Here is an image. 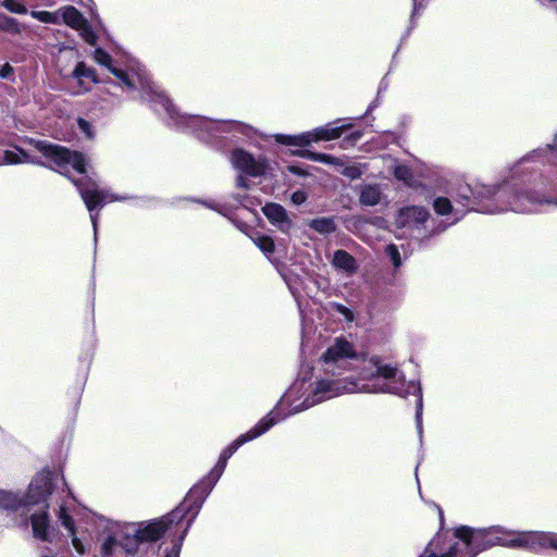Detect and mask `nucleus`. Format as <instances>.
Returning a JSON list of instances; mask_svg holds the SVG:
<instances>
[{"label": "nucleus", "mask_w": 557, "mask_h": 557, "mask_svg": "<svg viewBox=\"0 0 557 557\" xmlns=\"http://www.w3.org/2000/svg\"><path fill=\"white\" fill-rule=\"evenodd\" d=\"M286 407H276L271 410L265 417H263L252 429H250L245 434L238 436L232 444H230L220 455L219 460L223 461L227 465V460L232 457L233 454L245 443L252 441L265 432H268L274 424L277 422L288 418L286 416Z\"/></svg>", "instance_id": "9"}, {"label": "nucleus", "mask_w": 557, "mask_h": 557, "mask_svg": "<svg viewBox=\"0 0 557 557\" xmlns=\"http://www.w3.org/2000/svg\"><path fill=\"white\" fill-rule=\"evenodd\" d=\"M2 161L4 164L9 165H16L22 163L44 165V163L39 159L30 156L25 150L16 146H14L13 149H7L3 151Z\"/></svg>", "instance_id": "17"}, {"label": "nucleus", "mask_w": 557, "mask_h": 557, "mask_svg": "<svg viewBox=\"0 0 557 557\" xmlns=\"http://www.w3.org/2000/svg\"><path fill=\"white\" fill-rule=\"evenodd\" d=\"M58 518L61 525L67 531L73 548L77 554L84 555L86 552L85 542H87L90 536L87 528L82 525V521H79V524L76 525V522L67 512V509L64 505L60 506Z\"/></svg>", "instance_id": "14"}, {"label": "nucleus", "mask_w": 557, "mask_h": 557, "mask_svg": "<svg viewBox=\"0 0 557 557\" xmlns=\"http://www.w3.org/2000/svg\"><path fill=\"white\" fill-rule=\"evenodd\" d=\"M386 255L389 257L395 269H398L401 265V258L398 247L394 244H389L385 248Z\"/></svg>", "instance_id": "30"}, {"label": "nucleus", "mask_w": 557, "mask_h": 557, "mask_svg": "<svg viewBox=\"0 0 557 557\" xmlns=\"http://www.w3.org/2000/svg\"><path fill=\"white\" fill-rule=\"evenodd\" d=\"M185 504L160 519L149 523L121 522L97 517L103 524L100 553L102 557H135L140 545L159 540L173 524L178 523L187 512ZM87 522H95L96 516L87 515Z\"/></svg>", "instance_id": "4"}, {"label": "nucleus", "mask_w": 557, "mask_h": 557, "mask_svg": "<svg viewBox=\"0 0 557 557\" xmlns=\"http://www.w3.org/2000/svg\"><path fill=\"white\" fill-rule=\"evenodd\" d=\"M359 360L355 344L344 335L332 338L322 354L319 364L322 371L313 383L298 379L278 400L286 407V416L299 413L310 407L345 393H374L406 396L417 395L416 424L422 435V391L419 384L407 383L397 367L384 363L380 357H371L362 367L358 377L342 375L349 371L351 362Z\"/></svg>", "instance_id": "1"}, {"label": "nucleus", "mask_w": 557, "mask_h": 557, "mask_svg": "<svg viewBox=\"0 0 557 557\" xmlns=\"http://www.w3.org/2000/svg\"><path fill=\"white\" fill-rule=\"evenodd\" d=\"M383 199V191L380 184H363L360 186L359 202L362 206L374 207Z\"/></svg>", "instance_id": "18"}, {"label": "nucleus", "mask_w": 557, "mask_h": 557, "mask_svg": "<svg viewBox=\"0 0 557 557\" xmlns=\"http://www.w3.org/2000/svg\"><path fill=\"white\" fill-rule=\"evenodd\" d=\"M371 223L374 224V225H379L380 223H382V219L381 218H373L371 220Z\"/></svg>", "instance_id": "43"}, {"label": "nucleus", "mask_w": 557, "mask_h": 557, "mask_svg": "<svg viewBox=\"0 0 557 557\" xmlns=\"http://www.w3.org/2000/svg\"><path fill=\"white\" fill-rule=\"evenodd\" d=\"M290 199L295 205H301L307 200V194L302 190H296L292 194Z\"/></svg>", "instance_id": "36"}, {"label": "nucleus", "mask_w": 557, "mask_h": 557, "mask_svg": "<svg viewBox=\"0 0 557 557\" xmlns=\"http://www.w3.org/2000/svg\"><path fill=\"white\" fill-rule=\"evenodd\" d=\"M495 545L534 552L547 547L557 550V533L516 531L500 525L483 529L461 525L455 529L451 536L438 532L419 557H475Z\"/></svg>", "instance_id": "3"}, {"label": "nucleus", "mask_w": 557, "mask_h": 557, "mask_svg": "<svg viewBox=\"0 0 557 557\" xmlns=\"http://www.w3.org/2000/svg\"><path fill=\"white\" fill-rule=\"evenodd\" d=\"M363 166L361 164H351L344 166L342 174L350 180H357L363 174Z\"/></svg>", "instance_id": "29"}, {"label": "nucleus", "mask_w": 557, "mask_h": 557, "mask_svg": "<svg viewBox=\"0 0 557 557\" xmlns=\"http://www.w3.org/2000/svg\"><path fill=\"white\" fill-rule=\"evenodd\" d=\"M237 187L247 189L249 187L247 180L243 175H238L236 180Z\"/></svg>", "instance_id": "41"}, {"label": "nucleus", "mask_w": 557, "mask_h": 557, "mask_svg": "<svg viewBox=\"0 0 557 557\" xmlns=\"http://www.w3.org/2000/svg\"><path fill=\"white\" fill-rule=\"evenodd\" d=\"M330 309L332 311L341 314L345 319L346 322L351 323L355 320V314H354L352 310H350L349 308H347L346 306H344L342 304L331 302Z\"/></svg>", "instance_id": "27"}, {"label": "nucleus", "mask_w": 557, "mask_h": 557, "mask_svg": "<svg viewBox=\"0 0 557 557\" xmlns=\"http://www.w3.org/2000/svg\"><path fill=\"white\" fill-rule=\"evenodd\" d=\"M256 246L267 256L269 260L270 256L275 250L274 240L270 236H258L253 239Z\"/></svg>", "instance_id": "26"}, {"label": "nucleus", "mask_w": 557, "mask_h": 557, "mask_svg": "<svg viewBox=\"0 0 557 557\" xmlns=\"http://www.w3.org/2000/svg\"><path fill=\"white\" fill-rule=\"evenodd\" d=\"M308 226L321 235H329L336 231V222L332 216L312 219Z\"/></svg>", "instance_id": "22"}, {"label": "nucleus", "mask_w": 557, "mask_h": 557, "mask_svg": "<svg viewBox=\"0 0 557 557\" xmlns=\"http://www.w3.org/2000/svg\"><path fill=\"white\" fill-rule=\"evenodd\" d=\"M437 510H438L440 519H441V521H443V511L440 507H437Z\"/></svg>", "instance_id": "46"}, {"label": "nucleus", "mask_w": 557, "mask_h": 557, "mask_svg": "<svg viewBox=\"0 0 557 557\" xmlns=\"http://www.w3.org/2000/svg\"><path fill=\"white\" fill-rule=\"evenodd\" d=\"M30 16L37 21L48 24H60V12L32 11Z\"/></svg>", "instance_id": "25"}, {"label": "nucleus", "mask_w": 557, "mask_h": 557, "mask_svg": "<svg viewBox=\"0 0 557 557\" xmlns=\"http://www.w3.org/2000/svg\"><path fill=\"white\" fill-rule=\"evenodd\" d=\"M94 60L107 67L126 91L138 92L143 101L151 104L159 114H164L169 123L195 134L200 140L209 141L224 133H244L246 126L233 120H211L200 115L181 114L169 97L150 78L145 67L131 64L126 69L113 65L111 55L102 48L94 51Z\"/></svg>", "instance_id": "2"}, {"label": "nucleus", "mask_w": 557, "mask_h": 557, "mask_svg": "<svg viewBox=\"0 0 557 557\" xmlns=\"http://www.w3.org/2000/svg\"><path fill=\"white\" fill-rule=\"evenodd\" d=\"M430 213L424 207L420 206H408L398 210L395 222L400 228H406L411 232H417L414 237L419 240L431 236L432 234L440 233L446 228V226L437 227L433 231L428 232L426 222Z\"/></svg>", "instance_id": "11"}, {"label": "nucleus", "mask_w": 557, "mask_h": 557, "mask_svg": "<svg viewBox=\"0 0 557 557\" xmlns=\"http://www.w3.org/2000/svg\"><path fill=\"white\" fill-rule=\"evenodd\" d=\"M74 184L78 188L79 195L90 212V220L94 227L95 240H97V228H98V213L92 211L98 207L107 202L112 201H126L131 199L128 196L114 195L113 193L100 189L98 185L92 181H74Z\"/></svg>", "instance_id": "8"}, {"label": "nucleus", "mask_w": 557, "mask_h": 557, "mask_svg": "<svg viewBox=\"0 0 557 557\" xmlns=\"http://www.w3.org/2000/svg\"><path fill=\"white\" fill-rule=\"evenodd\" d=\"M425 7V0H413V11L412 16L418 14V12Z\"/></svg>", "instance_id": "40"}, {"label": "nucleus", "mask_w": 557, "mask_h": 557, "mask_svg": "<svg viewBox=\"0 0 557 557\" xmlns=\"http://www.w3.org/2000/svg\"><path fill=\"white\" fill-rule=\"evenodd\" d=\"M555 141H556V145H557V134H556V139H555Z\"/></svg>", "instance_id": "48"}, {"label": "nucleus", "mask_w": 557, "mask_h": 557, "mask_svg": "<svg viewBox=\"0 0 557 557\" xmlns=\"http://www.w3.org/2000/svg\"><path fill=\"white\" fill-rule=\"evenodd\" d=\"M122 100L117 96H113L109 89H103L99 96V107L101 110L111 111L121 104Z\"/></svg>", "instance_id": "24"}, {"label": "nucleus", "mask_w": 557, "mask_h": 557, "mask_svg": "<svg viewBox=\"0 0 557 557\" xmlns=\"http://www.w3.org/2000/svg\"><path fill=\"white\" fill-rule=\"evenodd\" d=\"M350 125H332L326 124L321 127H317L313 131L301 133L298 135H284L276 134L274 136L275 141L285 145V146H294V147H307L312 143H318L321 140H333L339 138L344 131L349 128Z\"/></svg>", "instance_id": "10"}, {"label": "nucleus", "mask_w": 557, "mask_h": 557, "mask_svg": "<svg viewBox=\"0 0 557 557\" xmlns=\"http://www.w3.org/2000/svg\"><path fill=\"white\" fill-rule=\"evenodd\" d=\"M434 211L443 216L453 215L454 221L451 224L458 222L465 215V210L458 207H453L451 201L446 197H437L433 201Z\"/></svg>", "instance_id": "20"}, {"label": "nucleus", "mask_w": 557, "mask_h": 557, "mask_svg": "<svg viewBox=\"0 0 557 557\" xmlns=\"http://www.w3.org/2000/svg\"><path fill=\"white\" fill-rule=\"evenodd\" d=\"M525 199L520 197L518 184L509 180L492 185L475 184L473 187L463 184L458 186L455 195V201L465 213L469 210L487 214L506 211L529 213L532 206L541 201L539 196H528Z\"/></svg>", "instance_id": "6"}, {"label": "nucleus", "mask_w": 557, "mask_h": 557, "mask_svg": "<svg viewBox=\"0 0 557 557\" xmlns=\"http://www.w3.org/2000/svg\"><path fill=\"white\" fill-rule=\"evenodd\" d=\"M332 263L335 268L347 273H354L357 270L355 258L346 250H336L333 256Z\"/></svg>", "instance_id": "21"}, {"label": "nucleus", "mask_w": 557, "mask_h": 557, "mask_svg": "<svg viewBox=\"0 0 557 557\" xmlns=\"http://www.w3.org/2000/svg\"><path fill=\"white\" fill-rule=\"evenodd\" d=\"M203 205H206L210 209L216 210V208H215V206L213 203L203 202Z\"/></svg>", "instance_id": "44"}, {"label": "nucleus", "mask_w": 557, "mask_h": 557, "mask_svg": "<svg viewBox=\"0 0 557 557\" xmlns=\"http://www.w3.org/2000/svg\"><path fill=\"white\" fill-rule=\"evenodd\" d=\"M187 500H194V504H195V507H196V511H198V510L200 509V507H198V505H199V503H200V495H199V493H198V494H196V495H194L193 497H189V494H188V495H187V498L185 499V503H186ZM195 516H197V512H194L193 518L188 521V523H187L186 528L184 529V531H185V530H186V531L188 530V528L190 527V523H191L193 519L195 518Z\"/></svg>", "instance_id": "37"}, {"label": "nucleus", "mask_w": 557, "mask_h": 557, "mask_svg": "<svg viewBox=\"0 0 557 557\" xmlns=\"http://www.w3.org/2000/svg\"><path fill=\"white\" fill-rule=\"evenodd\" d=\"M12 72H13V67L9 63H5L0 69V77L8 78L12 74Z\"/></svg>", "instance_id": "38"}, {"label": "nucleus", "mask_w": 557, "mask_h": 557, "mask_svg": "<svg viewBox=\"0 0 557 557\" xmlns=\"http://www.w3.org/2000/svg\"><path fill=\"white\" fill-rule=\"evenodd\" d=\"M231 162L235 169L251 177L264 175L270 165L267 157L262 154L255 157L240 148L233 150Z\"/></svg>", "instance_id": "12"}, {"label": "nucleus", "mask_w": 557, "mask_h": 557, "mask_svg": "<svg viewBox=\"0 0 557 557\" xmlns=\"http://www.w3.org/2000/svg\"><path fill=\"white\" fill-rule=\"evenodd\" d=\"M362 137V133L361 132H355L352 134L349 135V137L347 138V140L351 141V143H357L360 138Z\"/></svg>", "instance_id": "42"}, {"label": "nucleus", "mask_w": 557, "mask_h": 557, "mask_svg": "<svg viewBox=\"0 0 557 557\" xmlns=\"http://www.w3.org/2000/svg\"><path fill=\"white\" fill-rule=\"evenodd\" d=\"M263 214L282 233L288 234L293 227V221L287 211L278 203L269 202L262 208Z\"/></svg>", "instance_id": "16"}, {"label": "nucleus", "mask_w": 557, "mask_h": 557, "mask_svg": "<svg viewBox=\"0 0 557 557\" xmlns=\"http://www.w3.org/2000/svg\"><path fill=\"white\" fill-rule=\"evenodd\" d=\"M537 153H539L537 151H533V154H532V156H530V157H527V158L522 159V161H525V160H528V159H530V158H533V157L537 156Z\"/></svg>", "instance_id": "45"}, {"label": "nucleus", "mask_w": 557, "mask_h": 557, "mask_svg": "<svg viewBox=\"0 0 557 557\" xmlns=\"http://www.w3.org/2000/svg\"><path fill=\"white\" fill-rule=\"evenodd\" d=\"M519 195H520V197H521L523 200H527L525 198H527L528 196H529V197H531V196H539V197L541 198V201H540V202H537V205L543 203V202H547V203H554V205H556V206H557V199H555V200L544 199V197H543L541 194L536 193V191L524 190L523 188L519 187ZM535 206H536V203H534V205L532 206V208H531V211H530V212H532V211H533V208H534Z\"/></svg>", "instance_id": "33"}, {"label": "nucleus", "mask_w": 557, "mask_h": 557, "mask_svg": "<svg viewBox=\"0 0 557 557\" xmlns=\"http://www.w3.org/2000/svg\"><path fill=\"white\" fill-rule=\"evenodd\" d=\"M59 12L60 21L62 20L64 24L77 30L81 37L88 45L95 46L97 44V34L94 32L88 21L75 7L66 5L59 9Z\"/></svg>", "instance_id": "13"}, {"label": "nucleus", "mask_w": 557, "mask_h": 557, "mask_svg": "<svg viewBox=\"0 0 557 557\" xmlns=\"http://www.w3.org/2000/svg\"><path fill=\"white\" fill-rule=\"evenodd\" d=\"M107 83H108V84H112V85H115V84H114V83H113L112 81H109V82H107Z\"/></svg>", "instance_id": "47"}, {"label": "nucleus", "mask_w": 557, "mask_h": 557, "mask_svg": "<svg viewBox=\"0 0 557 557\" xmlns=\"http://www.w3.org/2000/svg\"><path fill=\"white\" fill-rule=\"evenodd\" d=\"M72 76L78 82L79 90L76 94H84L90 90L89 87L84 86L83 78H88L94 84L99 83L96 71L92 67L87 66L86 63L83 61L76 64L75 69L73 70Z\"/></svg>", "instance_id": "19"}, {"label": "nucleus", "mask_w": 557, "mask_h": 557, "mask_svg": "<svg viewBox=\"0 0 557 557\" xmlns=\"http://www.w3.org/2000/svg\"><path fill=\"white\" fill-rule=\"evenodd\" d=\"M225 468H226V463H224L221 460H218L216 465L210 471V473L189 491V497H193L194 495L199 493L200 503H199L198 507L202 506V503L205 502V499L209 496V494L213 490L214 485L216 484V482L223 474Z\"/></svg>", "instance_id": "15"}, {"label": "nucleus", "mask_w": 557, "mask_h": 557, "mask_svg": "<svg viewBox=\"0 0 557 557\" xmlns=\"http://www.w3.org/2000/svg\"><path fill=\"white\" fill-rule=\"evenodd\" d=\"M394 175L397 180L403 181L405 183H409L412 180L411 170L403 164L395 166Z\"/></svg>", "instance_id": "31"}, {"label": "nucleus", "mask_w": 557, "mask_h": 557, "mask_svg": "<svg viewBox=\"0 0 557 557\" xmlns=\"http://www.w3.org/2000/svg\"><path fill=\"white\" fill-rule=\"evenodd\" d=\"M77 126L81 133H83L87 138H94L92 126L87 120L79 117L77 120Z\"/></svg>", "instance_id": "35"}, {"label": "nucleus", "mask_w": 557, "mask_h": 557, "mask_svg": "<svg viewBox=\"0 0 557 557\" xmlns=\"http://www.w3.org/2000/svg\"><path fill=\"white\" fill-rule=\"evenodd\" d=\"M185 535H186V530L183 531L182 535L176 541V543L173 544L171 549L165 552L164 557H180L181 548H182V544H183Z\"/></svg>", "instance_id": "34"}, {"label": "nucleus", "mask_w": 557, "mask_h": 557, "mask_svg": "<svg viewBox=\"0 0 557 557\" xmlns=\"http://www.w3.org/2000/svg\"><path fill=\"white\" fill-rule=\"evenodd\" d=\"M37 151L51 160L63 173L69 166L83 174L86 172L85 156L77 151H71L65 147L48 143L46 140H32Z\"/></svg>", "instance_id": "7"}, {"label": "nucleus", "mask_w": 557, "mask_h": 557, "mask_svg": "<svg viewBox=\"0 0 557 557\" xmlns=\"http://www.w3.org/2000/svg\"><path fill=\"white\" fill-rule=\"evenodd\" d=\"M287 170L290 173H293L295 175H298V176H306L307 175V172L302 168H300L298 165H288Z\"/></svg>", "instance_id": "39"}, {"label": "nucleus", "mask_w": 557, "mask_h": 557, "mask_svg": "<svg viewBox=\"0 0 557 557\" xmlns=\"http://www.w3.org/2000/svg\"><path fill=\"white\" fill-rule=\"evenodd\" d=\"M295 154L314 162L332 165H343L341 159L326 153L313 152L310 150H298L295 152Z\"/></svg>", "instance_id": "23"}, {"label": "nucleus", "mask_w": 557, "mask_h": 557, "mask_svg": "<svg viewBox=\"0 0 557 557\" xmlns=\"http://www.w3.org/2000/svg\"><path fill=\"white\" fill-rule=\"evenodd\" d=\"M2 5L12 13H16V14H26L27 13L26 7L15 0H4L2 2Z\"/></svg>", "instance_id": "32"}, {"label": "nucleus", "mask_w": 557, "mask_h": 557, "mask_svg": "<svg viewBox=\"0 0 557 557\" xmlns=\"http://www.w3.org/2000/svg\"><path fill=\"white\" fill-rule=\"evenodd\" d=\"M53 472L44 470L32 480L25 495L13 491L0 490V509L7 511L21 510V525L27 527L29 520L34 537L51 543L55 529L50 524L48 497L53 490Z\"/></svg>", "instance_id": "5"}, {"label": "nucleus", "mask_w": 557, "mask_h": 557, "mask_svg": "<svg viewBox=\"0 0 557 557\" xmlns=\"http://www.w3.org/2000/svg\"><path fill=\"white\" fill-rule=\"evenodd\" d=\"M0 30L20 33L18 23L15 18L5 15L0 16Z\"/></svg>", "instance_id": "28"}]
</instances>
